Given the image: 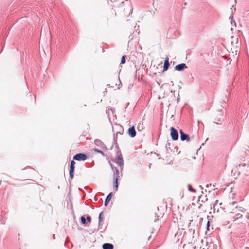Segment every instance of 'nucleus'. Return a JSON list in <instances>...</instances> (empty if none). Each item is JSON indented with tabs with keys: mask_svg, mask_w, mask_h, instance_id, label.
I'll list each match as a JSON object with an SVG mask.
<instances>
[{
	"mask_svg": "<svg viewBox=\"0 0 249 249\" xmlns=\"http://www.w3.org/2000/svg\"><path fill=\"white\" fill-rule=\"evenodd\" d=\"M170 135L173 141H177L178 139V133L177 130L174 127H172L170 128Z\"/></svg>",
	"mask_w": 249,
	"mask_h": 249,
	"instance_id": "20e7f679",
	"label": "nucleus"
},
{
	"mask_svg": "<svg viewBox=\"0 0 249 249\" xmlns=\"http://www.w3.org/2000/svg\"><path fill=\"white\" fill-rule=\"evenodd\" d=\"M117 157H118V165L121 167V170H122L123 166L124 165V160L123 158L122 155L121 153L120 150L118 151L117 152Z\"/></svg>",
	"mask_w": 249,
	"mask_h": 249,
	"instance_id": "39448f33",
	"label": "nucleus"
},
{
	"mask_svg": "<svg viewBox=\"0 0 249 249\" xmlns=\"http://www.w3.org/2000/svg\"><path fill=\"white\" fill-rule=\"evenodd\" d=\"M86 221H87V222H89V223L91 222V217L89 215H88L86 217Z\"/></svg>",
	"mask_w": 249,
	"mask_h": 249,
	"instance_id": "393cba45",
	"label": "nucleus"
},
{
	"mask_svg": "<svg viewBox=\"0 0 249 249\" xmlns=\"http://www.w3.org/2000/svg\"><path fill=\"white\" fill-rule=\"evenodd\" d=\"M80 220L82 224L85 225L87 224L86 219L84 216H81L80 217Z\"/></svg>",
	"mask_w": 249,
	"mask_h": 249,
	"instance_id": "dca6fc26",
	"label": "nucleus"
},
{
	"mask_svg": "<svg viewBox=\"0 0 249 249\" xmlns=\"http://www.w3.org/2000/svg\"><path fill=\"white\" fill-rule=\"evenodd\" d=\"M113 196V193L112 192H110L109 193L108 195L107 196L106 199H105V202H104V205L105 206H107L108 205L109 201H110L111 198H112V196Z\"/></svg>",
	"mask_w": 249,
	"mask_h": 249,
	"instance_id": "f8f14e48",
	"label": "nucleus"
},
{
	"mask_svg": "<svg viewBox=\"0 0 249 249\" xmlns=\"http://www.w3.org/2000/svg\"><path fill=\"white\" fill-rule=\"evenodd\" d=\"M94 151L95 152H97V153H98L101 154L102 156H105V153H104L103 152V151L102 150H100V149H97V148H95V149H94Z\"/></svg>",
	"mask_w": 249,
	"mask_h": 249,
	"instance_id": "f3484780",
	"label": "nucleus"
},
{
	"mask_svg": "<svg viewBox=\"0 0 249 249\" xmlns=\"http://www.w3.org/2000/svg\"><path fill=\"white\" fill-rule=\"evenodd\" d=\"M53 239H55V235H54V234H53Z\"/></svg>",
	"mask_w": 249,
	"mask_h": 249,
	"instance_id": "2f4dec72",
	"label": "nucleus"
},
{
	"mask_svg": "<svg viewBox=\"0 0 249 249\" xmlns=\"http://www.w3.org/2000/svg\"><path fill=\"white\" fill-rule=\"evenodd\" d=\"M187 66L185 63H181L177 65L175 67V70L178 71H183L184 69L187 68Z\"/></svg>",
	"mask_w": 249,
	"mask_h": 249,
	"instance_id": "1a4fd4ad",
	"label": "nucleus"
},
{
	"mask_svg": "<svg viewBox=\"0 0 249 249\" xmlns=\"http://www.w3.org/2000/svg\"><path fill=\"white\" fill-rule=\"evenodd\" d=\"M158 216H157V218L154 220V222H157L159 219H158Z\"/></svg>",
	"mask_w": 249,
	"mask_h": 249,
	"instance_id": "c756f323",
	"label": "nucleus"
},
{
	"mask_svg": "<svg viewBox=\"0 0 249 249\" xmlns=\"http://www.w3.org/2000/svg\"><path fill=\"white\" fill-rule=\"evenodd\" d=\"M188 190L192 192H196V190L192 188L191 185L190 184H188Z\"/></svg>",
	"mask_w": 249,
	"mask_h": 249,
	"instance_id": "4be33fe9",
	"label": "nucleus"
},
{
	"mask_svg": "<svg viewBox=\"0 0 249 249\" xmlns=\"http://www.w3.org/2000/svg\"><path fill=\"white\" fill-rule=\"evenodd\" d=\"M111 111L112 113L113 114L115 112V109L114 108H108L107 110H106V112H107L108 115H109V112Z\"/></svg>",
	"mask_w": 249,
	"mask_h": 249,
	"instance_id": "aec40b11",
	"label": "nucleus"
},
{
	"mask_svg": "<svg viewBox=\"0 0 249 249\" xmlns=\"http://www.w3.org/2000/svg\"><path fill=\"white\" fill-rule=\"evenodd\" d=\"M138 128H141V126H138Z\"/></svg>",
	"mask_w": 249,
	"mask_h": 249,
	"instance_id": "72a5a7b5",
	"label": "nucleus"
},
{
	"mask_svg": "<svg viewBox=\"0 0 249 249\" xmlns=\"http://www.w3.org/2000/svg\"><path fill=\"white\" fill-rule=\"evenodd\" d=\"M179 132L180 134V139L181 141H189L190 140V136L188 134L185 133L182 129H180Z\"/></svg>",
	"mask_w": 249,
	"mask_h": 249,
	"instance_id": "0eeeda50",
	"label": "nucleus"
},
{
	"mask_svg": "<svg viewBox=\"0 0 249 249\" xmlns=\"http://www.w3.org/2000/svg\"><path fill=\"white\" fill-rule=\"evenodd\" d=\"M214 123L215 124H218V123H217V122H214Z\"/></svg>",
	"mask_w": 249,
	"mask_h": 249,
	"instance_id": "473e14b6",
	"label": "nucleus"
},
{
	"mask_svg": "<svg viewBox=\"0 0 249 249\" xmlns=\"http://www.w3.org/2000/svg\"><path fill=\"white\" fill-rule=\"evenodd\" d=\"M94 143L103 150H107L106 146L101 140L98 139H95L94 140Z\"/></svg>",
	"mask_w": 249,
	"mask_h": 249,
	"instance_id": "423d86ee",
	"label": "nucleus"
},
{
	"mask_svg": "<svg viewBox=\"0 0 249 249\" xmlns=\"http://www.w3.org/2000/svg\"><path fill=\"white\" fill-rule=\"evenodd\" d=\"M230 18V19L231 18V20H232V19H233V16H231L230 17V18Z\"/></svg>",
	"mask_w": 249,
	"mask_h": 249,
	"instance_id": "7c9ffc66",
	"label": "nucleus"
},
{
	"mask_svg": "<svg viewBox=\"0 0 249 249\" xmlns=\"http://www.w3.org/2000/svg\"><path fill=\"white\" fill-rule=\"evenodd\" d=\"M170 66V63L169 61V58L168 57H166L164 62V65H163V71H166Z\"/></svg>",
	"mask_w": 249,
	"mask_h": 249,
	"instance_id": "ddd939ff",
	"label": "nucleus"
},
{
	"mask_svg": "<svg viewBox=\"0 0 249 249\" xmlns=\"http://www.w3.org/2000/svg\"><path fill=\"white\" fill-rule=\"evenodd\" d=\"M244 208L243 207L238 208L236 207L233 210V212L231 213H235L236 216H239L240 217H242L241 213L243 212Z\"/></svg>",
	"mask_w": 249,
	"mask_h": 249,
	"instance_id": "6e6552de",
	"label": "nucleus"
},
{
	"mask_svg": "<svg viewBox=\"0 0 249 249\" xmlns=\"http://www.w3.org/2000/svg\"><path fill=\"white\" fill-rule=\"evenodd\" d=\"M170 143L168 142L166 145V148L167 152H169V150L170 149Z\"/></svg>",
	"mask_w": 249,
	"mask_h": 249,
	"instance_id": "5701e85b",
	"label": "nucleus"
},
{
	"mask_svg": "<svg viewBox=\"0 0 249 249\" xmlns=\"http://www.w3.org/2000/svg\"><path fill=\"white\" fill-rule=\"evenodd\" d=\"M74 170H75V166L70 165V179L71 180H72L74 177Z\"/></svg>",
	"mask_w": 249,
	"mask_h": 249,
	"instance_id": "9b49d317",
	"label": "nucleus"
},
{
	"mask_svg": "<svg viewBox=\"0 0 249 249\" xmlns=\"http://www.w3.org/2000/svg\"><path fill=\"white\" fill-rule=\"evenodd\" d=\"M75 162L72 160L70 162V165L75 166Z\"/></svg>",
	"mask_w": 249,
	"mask_h": 249,
	"instance_id": "bb28decb",
	"label": "nucleus"
},
{
	"mask_svg": "<svg viewBox=\"0 0 249 249\" xmlns=\"http://www.w3.org/2000/svg\"><path fill=\"white\" fill-rule=\"evenodd\" d=\"M103 249H113L114 246L111 243H106L102 245Z\"/></svg>",
	"mask_w": 249,
	"mask_h": 249,
	"instance_id": "4468645a",
	"label": "nucleus"
},
{
	"mask_svg": "<svg viewBox=\"0 0 249 249\" xmlns=\"http://www.w3.org/2000/svg\"><path fill=\"white\" fill-rule=\"evenodd\" d=\"M102 214H103V212H101L99 213V215L98 223H101L102 221H103V216H102Z\"/></svg>",
	"mask_w": 249,
	"mask_h": 249,
	"instance_id": "a211bd4d",
	"label": "nucleus"
},
{
	"mask_svg": "<svg viewBox=\"0 0 249 249\" xmlns=\"http://www.w3.org/2000/svg\"><path fill=\"white\" fill-rule=\"evenodd\" d=\"M123 5H126L127 6L126 8H124V12L125 14L128 13L129 14H130L132 13L133 9L130 1L129 0H126L125 2H122L121 3V6H122Z\"/></svg>",
	"mask_w": 249,
	"mask_h": 249,
	"instance_id": "f03ea898",
	"label": "nucleus"
},
{
	"mask_svg": "<svg viewBox=\"0 0 249 249\" xmlns=\"http://www.w3.org/2000/svg\"><path fill=\"white\" fill-rule=\"evenodd\" d=\"M128 134L131 138H134L136 135V131L134 126L130 127L128 130Z\"/></svg>",
	"mask_w": 249,
	"mask_h": 249,
	"instance_id": "9d476101",
	"label": "nucleus"
},
{
	"mask_svg": "<svg viewBox=\"0 0 249 249\" xmlns=\"http://www.w3.org/2000/svg\"><path fill=\"white\" fill-rule=\"evenodd\" d=\"M102 226V224L101 223H98V229L101 228Z\"/></svg>",
	"mask_w": 249,
	"mask_h": 249,
	"instance_id": "c85d7f7f",
	"label": "nucleus"
},
{
	"mask_svg": "<svg viewBox=\"0 0 249 249\" xmlns=\"http://www.w3.org/2000/svg\"><path fill=\"white\" fill-rule=\"evenodd\" d=\"M87 158V155L83 153H77L73 156V160L78 161H85Z\"/></svg>",
	"mask_w": 249,
	"mask_h": 249,
	"instance_id": "7ed1b4c3",
	"label": "nucleus"
},
{
	"mask_svg": "<svg viewBox=\"0 0 249 249\" xmlns=\"http://www.w3.org/2000/svg\"><path fill=\"white\" fill-rule=\"evenodd\" d=\"M126 62V56L125 55H124L122 57L121 60V64H124Z\"/></svg>",
	"mask_w": 249,
	"mask_h": 249,
	"instance_id": "6ab92c4d",
	"label": "nucleus"
},
{
	"mask_svg": "<svg viewBox=\"0 0 249 249\" xmlns=\"http://www.w3.org/2000/svg\"><path fill=\"white\" fill-rule=\"evenodd\" d=\"M109 164L111 168V169L114 170V169H115V168H116L117 167H115L111 163L110 161H109Z\"/></svg>",
	"mask_w": 249,
	"mask_h": 249,
	"instance_id": "a878e982",
	"label": "nucleus"
},
{
	"mask_svg": "<svg viewBox=\"0 0 249 249\" xmlns=\"http://www.w3.org/2000/svg\"><path fill=\"white\" fill-rule=\"evenodd\" d=\"M0 222L2 224H5V220L4 219V218H3V217L1 219Z\"/></svg>",
	"mask_w": 249,
	"mask_h": 249,
	"instance_id": "cd10ccee",
	"label": "nucleus"
},
{
	"mask_svg": "<svg viewBox=\"0 0 249 249\" xmlns=\"http://www.w3.org/2000/svg\"><path fill=\"white\" fill-rule=\"evenodd\" d=\"M114 174H113V189L115 191H117L118 190V186H119V182L118 181L119 180V171L117 168H115L113 170Z\"/></svg>",
	"mask_w": 249,
	"mask_h": 249,
	"instance_id": "f257e3e1",
	"label": "nucleus"
},
{
	"mask_svg": "<svg viewBox=\"0 0 249 249\" xmlns=\"http://www.w3.org/2000/svg\"><path fill=\"white\" fill-rule=\"evenodd\" d=\"M138 128H141V126H138Z\"/></svg>",
	"mask_w": 249,
	"mask_h": 249,
	"instance_id": "f704fd0d",
	"label": "nucleus"
},
{
	"mask_svg": "<svg viewBox=\"0 0 249 249\" xmlns=\"http://www.w3.org/2000/svg\"><path fill=\"white\" fill-rule=\"evenodd\" d=\"M210 221L208 220L207 222L206 229L207 231H210Z\"/></svg>",
	"mask_w": 249,
	"mask_h": 249,
	"instance_id": "b1692460",
	"label": "nucleus"
},
{
	"mask_svg": "<svg viewBox=\"0 0 249 249\" xmlns=\"http://www.w3.org/2000/svg\"><path fill=\"white\" fill-rule=\"evenodd\" d=\"M219 115L220 117L215 119V120L218 121H221L222 119L223 113L221 111H219Z\"/></svg>",
	"mask_w": 249,
	"mask_h": 249,
	"instance_id": "412c9836",
	"label": "nucleus"
},
{
	"mask_svg": "<svg viewBox=\"0 0 249 249\" xmlns=\"http://www.w3.org/2000/svg\"><path fill=\"white\" fill-rule=\"evenodd\" d=\"M121 129H122V132H120V131L119 132H117L116 133V136H115L114 135L113 136V140L114 141V143L116 144V146L117 147H118V144L117 143V135H118V134H122L123 133V128L122 127H121Z\"/></svg>",
	"mask_w": 249,
	"mask_h": 249,
	"instance_id": "2eb2a0df",
	"label": "nucleus"
}]
</instances>
